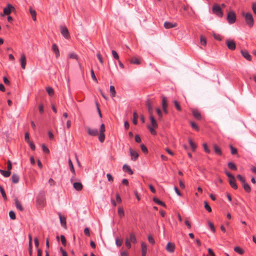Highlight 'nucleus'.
Instances as JSON below:
<instances>
[{
    "mask_svg": "<svg viewBox=\"0 0 256 256\" xmlns=\"http://www.w3.org/2000/svg\"><path fill=\"white\" fill-rule=\"evenodd\" d=\"M242 16L244 18L246 24L250 26H254V18L250 12H242Z\"/></svg>",
    "mask_w": 256,
    "mask_h": 256,
    "instance_id": "obj_1",
    "label": "nucleus"
},
{
    "mask_svg": "<svg viewBox=\"0 0 256 256\" xmlns=\"http://www.w3.org/2000/svg\"><path fill=\"white\" fill-rule=\"evenodd\" d=\"M212 11L214 14L218 17L222 18L223 16V13L220 7L218 4L214 5L212 8Z\"/></svg>",
    "mask_w": 256,
    "mask_h": 256,
    "instance_id": "obj_2",
    "label": "nucleus"
},
{
    "mask_svg": "<svg viewBox=\"0 0 256 256\" xmlns=\"http://www.w3.org/2000/svg\"><path fill=\"white\" fill-rule=\"evenodd\" d=\"M226 19L229 24H234L236 20L235 13L232 11L228 12Z\"/></svg>",
    "mask_w": 256,
    "mask_h": 256,
    "instance_id": "obj_3",
    "label": "nucleus"
},
{
    "mask_svg": "<svg viewBox=\"0 0 256 256\" xmlns=\"http://www.w3.org/2000/svg\"><path fill=\"white\" fill-rule=\"evenodd\" d=\"M60 32L62 36L66 39H68L70 38L68 29L66 26H60Z\"/></svg>",
    "mask_w": 256,
    "mask_h": 256,
    "instance_id": "obj_4",
    "label": "nucleus"
},
{
    "mask_svg": "<svg viewBox=\"0 0 256 256\" xmlns=\"http://www.w3.org/2000/svg\"><path fill=\"white\" fill-rule=\"evenodd\" d=\"M226 44L228 48L230 50H234L236 48V43L233 40H228L226 41Z\"/></svg>",
    "mask_w": 256,
    "mask_h": 256,
    "instance_id": "obj_5",
    "label": "nucleus"
},
{
    "mask_svg": "<svg viewBox=\"0 0 256 256\" xmlns=\"http://www.w3.org/2000/svg\"><path fill=\"white\" fill-rule=\"evenodd\" d=\"M130 153L131 156V160H132L136 161L138 157V153L131 148H130Z\"/></svg>",
    "mask_w": 256,
    "mask_h": 256,
    "instance_id": "obj_6",
    "label": "nucleus"
},
{
    "mask_svg": "<svg viewBox=\"0 0 256 256\" xmlns=\"http://www.w3.org/2000/svg\"><path fill=\"white\" fill-rule=\"evenodd\" d=\"M86 130L88 134L91 136H96L98 134V130L96 128L92 129L88 127Z\"/></svg>",
    "mask_w": 256,
    "mask_h": 256,
    "instance_id": "obj_7",
    "label": "nucleus"
},
{
    "mask_svg": "<svg viewBox=\"0 0 256 256\" xmlns=\"http://www.w3.org/2000/svg\"><path fill=\"white\" fill-rule=\"evenodd\" d=\"M164 27L166 29H169L175 28L177 26V24L176 22H165L164 24Z\"/></svg>",
    "mask_w": 256,
    "mask_h": 256,
    "instance_id": "obj_8",
    "label": "nucleus"
},
{
    "mask_svg": "<svg viewBox=\"0 0 256 256\" xmlns=\"http://www.w3.org/2000/svg\"><path fill=\"white\" fill-rule=\"evenodd\" d=\"M240 52L242 56L244 57L246 60L248 61H251L252 56L247 50H242L240 51Z\"/></svg>",
    "mask_w": 256,
    "mask_h": 256,
    "instance_id": "obj_9",
    "label": "nucleus"
},
{
    "mask_svg": "<svg viewBox=\"0 0 256 256\" xmlns=\"http://www.w3.org/2000/svg\"><path fill=\"white\" fill-rule=\"evenodd\" d=\"M166 248L168 252L171 253L174 252L175 250L174 244L171 242H168Z\"/></svg>",
    "mask_w": 256,
    "mask_h": 256,
    "instance_id": "obj_10",
    "label": "nucleus"
},
{
    "mask_svg": "<svg viewBox=\"0 0 256 256\" xmlns=\"http://www.w3.org/2000/svg\"><path fill=\"white\" fill-rule=\"evenodd\" d=\"M20 61L22 68V69H25L26 64V56H24V54H21Z\"/></svg>",
    "mask_w": 256,
    "mask_h": 256,
    "instance_id": "obj_11",
    "label": "nucleus"
},
{
    "mask_svg": "<svg viewBox=\"0 0 256 256\" xmlns=\"http://www.w3.org/2000/svg\"><path fill=\"white\" fill-rule=\"evenodd\" d=\"M142 256H146L147 252V246L144 242L141 243Z\"/></svg>",
    "mask_w": 256,
    "mask_h": 256,
    "instance_id": "obj_12",
    "label": "nucleus"
},
{
    "mask_svg": "<svg viewBox=\"0 0 256 256\" xmlns=\"http://www.w3.org/2000/svg\"><path fill=\"white\" fill-rule=\"evenodd\" d=\"M52 50L54 52L56 58H58L60 56V52L57 45L56 44H54L52 46Z\"/></svg>",
    "mask_w": 256,
    "mask_h": 256,
    "instance_id": "obj_13",
    "label": "nucleus"
},
{
    "mask_svg": "<svg viewBox=\"0 0 256 256\" xmlns=\"http://www.w3.org/2000/svg\"><path fill=\"white\" fill-rule=\"evenodd\" d=\"M58 214L59 216L61 226L62 227H66V218L64 216H63L60 212H59Z\"/></svg>",
    "mask_w": 256,
    "mask_h": 256,
    "instance_id": "obj_14",
    "label": "nucleus"
},
{
    "mask_svg": "<svg viewBox=\"0 0 256 256\" xmlns=\"http://www.w3.org/2000/svg\"><path fill=\"white\" fill-rule=\"evenodd\" d=\"M13 7L10 4H8L7 7L4 8V14L8 15L11 12V8Z\"/></svg>",
    "mask_w": 256,
    "mask_h": 256,
    "instance_id": "obj_15",
    "label": "nucleus"
},
{
    "mask_svg": "<svg viewBox=\"0 0 256 256\" xmlns=\"http://www.w3.org/2000/svg\"><path fill=\"white\" fill-rule=\"evenodd\" d=\"M192 114L194 116L197 120H200L202 116L200 113L197 110H192Z\"/></svg>",
    "mask_w": 256,
    "mask_h": 256,
    "instance_id": "obj_16",
    "label": "nucleus"
},
{
    "mask_svg": "<svg viewBox=\"0 0 256 256\" xmlns=\"http://www.w3.org/2000/svg\"><path fill=\"white\" fill-rule=\"evenodd\" d=\"M150 118L152 126L154 128H157L158 127V125L154 116L152 115H150Z\"/></svg>",
    "mask_w": 256,
    "mask_h": 256,
    "instance_id": "obj_17",
    "label": "nucleus"
},
{
    "mask_svg": "<svg viewBox=\"0 0 256 256\" xmlns=\"http://www.w3.org/2000/svg\"><path fill=\"white\" fill-rule=\"evenodd\" d=\"M74 188L76 190H80L82 188V185L81 182H74L73 184Z\"/></svg>",
    "mask_w": 256,
    "mask_h": 256,
    "instance_id": "obj_18",
    "label": "nucleus"
},
{
    "mask_svg": "<svg viewBox=\"0 0 256 256\" xmlns=\"http://www.w3.org/2000/svg\"><path fill=\"white\" fill-rule=\"evenodd\" d=\"M14 202L16 208L20 211H22L24 210V208L18 199L16 198H15Z\"/></svg>",
    "mask_w": 256,
    "mask_h": 256,
    "instance_id": "obj_19",
    "label": "nucleus"
},
{
    "mask_svg": "<svg viewBox=\"0 0 256 256\" xmlns=\"http://www.w3.org/2000/svg\"><path fill=\"white\" fill-rule=\"evenodd\" d=\"M229 183H230V186L233 188H234L235 190L238 188V186H237V184H236V182L235 178H234L230 179Z\"/></svg>",
    "mask_w": 256,
    "mask_h": 256,
    "instance_id": "obj_20",
    "label": "nucleus"
},
{
    "mask_svg": "<svg viewBox=\"0 0 256 256\" xmlns=\"http://www.w3.org/2000/svg\"><path fill=\"white\" fill-rule=\"evenodd\" d=\"M123 170L124 172H128L130 174H133V172L130 166L124 164L123 166Z\"/></svg>",
    "mask_w": 256,
    "mask_h": 256,
    "instance_id": "obj_21",
    "label": "nucleus"
},
{
    "mask_svg": "<svg viewBox=\"0 0 256 256\" xmlns=\"http://www.w3.org/2000/svg\"><path fill=\"white\" fill-rule=\"evenodd\" d=\"M11 178L12 182L14 184L18 183L19 182L20 180L19 176L16 174H14L12 175Z\"/></svg>",
    "mask_w": 256,
    "mask_h": 256,
    "instance_id": "obj_22",
    "label": "nucleus"
},
{
    "mask_svg": "<svg viewBox=\"0 0 256 256\" xmlns=\"http://www.w3.org/2000/svg\"><path fill=\"white\" fill-rule=\"evenodd\" d=\"M0 173L5 178H8L10 175V170H4L0 169Z\"/></svg>",
    "mask_w": 256,
    "mask_h": 256,
    "instance_id": "obj_23",
    "label": "nucleus"
},
{
    "mask_svg": "<svg viewBox=\"0 0 256 256\" xmlns=\"http://www.w3.org/2000/svg\"><path fill=\"white\" fill-rule=\"evenodd\" d=\"M214 152L218 155L221 156L222 154V152L220 148H219L217 145H216V144L214 145Z\"/></svg>",
    "mask_w": 256,
    "mask_h": 256,
    "instance_id": "obj_24",
    "label": "nucleus"
},
{
    "mask_svg": "<svg viewBox=\"0 0 256 256\" xmlns=\"http://www.w3.org/2000/svg\"><path fill=\"white\" fill-rule=\"evenodd\" d=\"M128 239L130 240V242L136 244L137 242L135 235L132 232L130 234V238Z\"/></svg>",
    "mask_w": 256,
    "mask_h": 256,
    "instance_id": "obj_25",
    "label": "nucleus"
},
{
    "mask_svg": "<svg viewBox=\"0 0 256 256\" xmlns=\"http://www.w3.org/2000/svg\"><path fill=\"white\" fill-rule=\"evenodd\" d=\"M28 240H29V242H28V246H29V252L30 254L31 255L32 254V236L30 234L28 235Z\"/></svg>",
    "mask_w": 256,
    "mask_h": 256,
    "instance_id": "obj_26",
    "label": "nucleus"
},
{
    "mask_svg": "<svg viewBox=\"0 0 256 256\" xmlns=\"http://www.w3.org/2000/svg\"><path fill=\"white\" fill-rule=\"evenodd\" d=\"M243 188L245 191L247 192H250L251 191V188L250 185L246 182H244V183L242 184Z\"/></svg>",
    "mask_w": 256,
    "mask_h": 256,
    "instance_id": "obj_27",
    "label": "nucleus"
},
{
    "mask_svg": "<svg viewBox=\"0 0 256 256\" xmlns=\"http://www.w3.org/2000/svg\"><path fill=\"white\" fill-rule=\"evenodd\" d=\"M68 166H70V171L72 172V174L74 175H75V174H76L75 170H74V167L72 161L70 160V158L68 159Z\"/></svg>",
    "mask_w": 256,
    "mask_h": 256,
    "instance_id": "obj_28",
    "label": "nucleus"
},
{
    "mask_svg": "<svg viewBox=\"0 0 256 256\" xmlns=\"http://www.w3.org/2000/svg\"><path fill=\"white\" fill-rule=\"evenodd\" d=\"M110 96L112 98H114L116 94V92L115 90V88L114 86H110Z\"/></svg>",
    "mask_w": 256,
    "mask_h": 256,
    "instance_id": "obj_29",
    "label": "nucleus"
},
{
    "mask_svg": "<svg viewBox=\"0 0 256 256\" xmlns=\"http://www.w3.org/2000/svg\"><path fill=\"white\" fill-rule=\"evenodd\" d=\"M153 201L154 202H155L156 204H158V205H160V206H166V204H165L162 202V201L160 200H158V198L154 197L153 198Z\"/></svg>",
    "mask_w": 256,
    "mask_h": 256,
    "instance_id": "obj_30",
    "label": "nucleus"
},
{
    "mask_svg": "<svg viewBox=\"0 0 256 256\" xmlns=\"http://www.w3.org/2000/svg\"><path fill=\"white\" fill-rule=\"evenodd\" d=\"M228 168L232 170H237V168L236 164L232 162H229L228 164Z\"/></svg>",
    "mask_w": 256,
    "mask_h": 256,
    "instance_id": "obj_31",
    "label": "nucleus"
},
{
    "mask_svg": "<svg viewBox=\"0 0 256 256\" xmlns=\"http://www.w3.org/2000/svg\"><path fill=\"white\" fill-rule=\"evenodd\" d=\"M146 106L148 111V112L150 115H152V112H153V108L151 104L150 103V102H148L146 103Z\"/></svg>",
    "mask_w": 256,
    "mask_h": 256,
    "instance_id": "obj_32",
    "label": "nucleus"
},
{
    "mask_svg": "<svg viewBox=\"0 0 256 256\" xmlns=\"http://www.w3.org/2000/svg\"><path fill=\"white\" fill-rule=\"evenodd\" d=\"M0 193L2 194V196L4 200H7L6 194L4 192V189L0 185Z\"/></svg>",
    "mask_w": 256,
    "mask_h": 256,
    "instance_id": "obj_33",
    "label": "nucleus"
},
{
    "mask_svg": "<svg viewBox=\"0 0 256 256\" xmlns=\"http://www.w3.org/2000/svg\"><path fill=\"white\" fill-rule=\"evenodd\" d=\"M234 250L235 252L240 254H242L244 253V250L239 246L234 247Z\"/></svg>",
    "mask_w": 256,
    "mask_h": 256,
    "instance_id": "obj_34",
    "label": "nucleus"
},
{
    "mask_svg": "<svg viewBox=\"0 0 256 256\" xmlns=\"http://www.w3.org/2000/svg\"><path fill=\"white\" fill-rule=\"evenodd\" d=\"M168 106L167 99L166 97L163 96L162 98V108H166L168 107Z\"/></svg>",
    "mask_w": 256,
    "mask_h": 256,
    "instance_id": "obj_35",
    "label": "nucleus"
},
{
    "mask_svg": "<svg viewBox=\"0 0 256 256\" xmlns=\"http://www.w3.org/2000/svg\"><path fill=\"white\" fill-rule=\"evenodd\" d=\"M30 13L32 15V20L35 21L36 20V12L34 10H32V8H30Z\"/></svg>",
    "mask_w": 256,
    "mask_h": 256,
    "instance_id": "obj_36",
    "label": "nucleus"
},
{
    "mask_svg": "<svg viewBox=\"0 0 256 256\" xmlns=\"http://www.w3.org/2000/svg\"><path fill=\"white\" fill-rule=\"evenodd\" d=\"M138 118V115L136 112H134L133 114V120L132 122L134 124L136 125L137 124L138 121L137 119Z\"/></svg>",
    "mask_w": 256,
    "mask_h": 256,
    "instance_id": "obj_37",
    "label": "nucleus"
},
{
    "mask_svg": "<svg viewBox=\"0 0 256 256\" xmlns=\"http://www.w3.org/2000/svg\"><path fill=\"white\" fill-rule=\"evenodd\" d=\"M188 142H189L190 145L192 150L193 151H194L196 148V144L193 142L192 141V140L191 139L188 140Z\"/></svg>",
    "mask_w": 256,
    "mask_h": 256,
    "instance_id": "obj_38",
    "label": "nucleus"
},
{
    "mask_svg": "<svg viewBox=\"0 0 256 256\" xmlns=\"http://www.w3.org/2000/svg\"><path fill=\"white\" fill-rule=\"evenodd\" d=\"M200 42L202 45L206 46V40L203 36H200Z\"/></svg>",
    "mask_w": 256,
    "mask_h": 256,
    "instance_id": "obj_39",
    "label": "nucleus"
},
{
    "mask_svg": "<svg viewBox=\"0 0 256 256\" xmlns=\"http://www.w3.org/2000/svg\"><path fill=\"white\" fill-rule=\"evenodd\" d=\"M130 62L133 64H140V60L136 58H132L130 60Z\"/></svg>",
    "mask_w": 256,
    "mask_h": 256,
    "instance_id": "obj_40",
    "label": "nucleus"
},
{
    "mask_svg": "<svg viewBox=\"0 0 256 256\" xmlns=\"http://www.w3.org/2000/svg\"><path fill=\"white\" fill-rule=\"evenodd\" d=\"M156 113L158 116L159 120H161L162 118V111L160 110L159 108H156Z\"/></svg>",
    "mask_w": 256,
    "mask_h": 256,
    "instance_id": "obj_41",
    "label": "nucleus"
},
{
    "mask_svg": "<svg viewBox=\"0 0 256 256\" xmlns=\"http://www.w3.org/2000/svg\"><path fill=\"white\" fill-rule=\"evenodd\" d=\"M118 214L120 218L124 216V212L122 208H119L118 209Z\"/></svg>",
    "mask_w": 256,
    "mask_h": 256,
    "instance_id": "obj_42",
    "label": "nucleus"
},
{
    "mask_svg": "<svg viewBox=\"0 0 256 256\" xmlns=\"http://www.w3.org/2000/svg\"><path fill=\"white\" fill-rule=\"evenodd\" d=\"M148 128L150 130L152 134V135L156 134V132L154 130L155 128H154L152 126H148Z\"/></svg>",
    "mask_w": 256,
    "mask_h": 256,
    "instance_id": "obj_43",
    "label": "nucleus"
},
{
    "mask_svg": "<svg viewBox=\"0 0 256 256\" xmlns=\"http://www.w3.org/2000/svg\"><path fill=\"white\" fill-rule=\"evenodd\" d=\"M105 135L104 133L100 132L98 136V140L100 142H103L104 140Z\"/></svg>",
    "mask_w": 256,
    "mask_h": 256,
    "instance_id": "obj_44",
    "label": "nucleus"
},
{
    "mask_svg": "<svg viewBox=\"0 0 256 256\" xmlns=\"http://www.w3.org/2000/svg\"><path fill=\"white\" fill-rule=\"evenodd\" d=\"M204 207L205 208V209L208 210V212H212V208H211V207L210 206V205L208 204V203L207 202L205 201L204 202Z\"/></svg>",
    "mask_w": 256,
    "mask_h": 256,
    "instance_id": "obj_45",
    "label": "nucleus"
},
{
    "mask_svg": "<svg viewBox=\"0 0 256 256\" xmlns=\"http://www.w3.org/2000/svg\"><path fill=\"white\" fill-rule=\"evenodd\" d=\"M190 125H191L192 128L193 129L195 130L196 131H199L200 128H198V126L194 122H190Z\"/></svg>",
    "mask_w": 256,
    "mask_h": 256,
    "instance_id": "obj_46",
    "label": "nucleus"
},
{
    "mask_svg": "<svg viewBox=\"0 0 256 256\" xmlns=\"http://www.w3.org/2000/svg\"><path fill=\"white\" fill-rule=\"evenodd\" d=\"M112 54L113 58L116 60H118L119 59V56L118 53L116 51L114 50H112Z\"/></svg>",
    "mask_w": 256,
    "mask_h": 256,
    "instance_id": "obj_47",
    "label": "nucleus"
},
{
    "mask_svg": "<svg viewBox=\"0 0 256 256\" xmlns=\"http://www.w3.org/2000/svg\"><path fill=\"white\" fill-rule=\"evenodd\" d=\"M130 243L131 242H130V240H129V239L128 238H126V241H125V244H126V248L128 249L131 248V244Z\"/></svg>",
    "mask_w": 256,
    "mask_h": 256,
    "instance_id": "obj_48",
    "label": "nucleus"
},
{
    "mask_svg": "<svg viewBox=\"0 0 256 256\" xmlns=\"http://www.w3.org/2000/svg\"><path fill=\"white\" fill-rule=\"evenodd\" d=\"M174 103L176 110L178 111H180L182 110L180 104H178V102L177 100H174Z\"/></svg>",
    "mask_w": 256,
    "mask_h": 256,
    "instance_id": "obj_49",
    "label": "nucleus"
},
{
    "mask_svg": "<svg viewBox=\"0 0 256 256\" xmlns=\"http://www.w3.org/2000/svg\"><path fill=\"white\" fill-rule=\"evenodd\" d=\"M148 242L150 244H154L155 240L152 236H150V235L148 236Z\"/></svg>",
    "mask_w": 256,
    "mask_h": 256,
    "instance_id": "obj_50",
    "label": "nucleus"
},
{
    "mask_svg": "<svg viewBox=\"0 0 256 256\" xmlns=\"http://www.w3.org/2000/svg\"><path fill=\"white\" fill-rule=\"evenodd\" d=\"M230 152L232 154H235L237 153L236 148H234L232 145H230Z\"/></svg>",
    "mask_w": 256,
    "mask_h": 256,
    "instance_id": "obj_51",
    "label": "nucleus"
},
{
    "mask_svg": "<svg viewBox=\"0 0 256 256\" xmlns=\"http://www.w3.org/2000/svg\"><path fill=\"white\" fill-rule=\"evenodd\" d=\"M96 56H97L98 60H99L100 62V64H103L104 60H102V56H101L100 52L97 53Z\"/></svg>",
    "mask_w": 256,
    "mask_h": 256,
    "instance_id": "obj_52",
    "label": "nucleus"
},
{
    "mask_svg": "<svg viewBox=\"0 0 256 256\" xmlns=\"http://www.w3.org/2000/svg\"><path fill=\"white\" fill-rule=\"evenodd\" d=\"M90 74H91V76H92V79L94 81H95V82H98L97 78H96V75H95V74H94V70H93L92 69V70H90Z\"/></svg>",
    "mask_w": 256,
    "mask_h": 256,
    "instance_id": "obj_53",
    "label": "nucleus"
},
{
    "mask_svg": "<svg viewBox=\"0 0 256 256\" xmlns=\"http://www.w3.org/2000/svg\"><path fill=\"white\" fill-rule=\"evenodd\" d=\"M9 216L12 220L16 219V214L14 211L10 210L9 212Z\"/></svg>",
    "mask_w": 256,
    "mask_h": 256,
    "instance_id": "obj_54",
    "label": "nucleus"
},
{
    "mask_svg": "<svg viewBox=\"0 0 256 256\" xmlns=\"http://www.w3.org/2000/svg\"><path fill=\"white\" fill-rule=\"evenodd\" d=\"M68 57L70 58H73V59H76V60H78V58L77 54H76L74 52L70 54Z\"/></svg>",
    "mask_w": 256,
    "mask_h": 256,
    "instance_id": "obj_55",
    "label": "nucleus"
},
{
    "mask_svg": "<svg viewBox=\"0 0 256 256\" xmlns=\"http://www.w3.org/2000/svg\"><path fill=\"white\" fill-rule=\"evenodd\" d=\"M46 92L50 96L52 95L54 93V90L50 87H48L46 88Z\"/></svg>",
    "mask_w": 256,
    "mask_h": 256,
    "instance_id": "obj_56",
    "label": "nucleus"
},
{
    "mask_svg": "<svg viewBox=\"0 0 256 256\" xmlns=\"http://www.w3.org/2000/svg\"><path fill=\"white\" fill-rule=\"evenodd\" d=\"M203 148H204V150L206 152L210 154V150L208 148L207 144L206 143L203 144H202Z\"/></svg>",
    "mask_w": 256,
    "mask_h": 256,
    "instance_id": "obj_57",
    "label": "nucleus"
},
{
    "mask_svg": "<svg viewBox=\"0 0 256 256\" xmlns=\"http://www.w3.org/2000/svg\"><path fill=\"white\" fill-rule=\"evenodd\" d=\"M237 178L240 181V182L242 184L244 183V182H246L245 178L244 177H242L240 174L237 175Z\"/></svg>",
    "mask_w": 256,
    "mask_h": 256,
    "instance_id": "obj_58",
    "label": "nucleus"
},
{
    "mask_svg": "<svg viewBox=\"0 0 256 256\" xmlns=\"http://www.w3.org/2000/svg\"><path fill=\"white\" fill-rule=\"evenodd\" d=\"M208 225L210 226V230L213 232H215V228H214V224L212 222H208Z\"/></svg>",
    "mask_w": 256,
    "mask_h": 256,
    "instance_id": "obj_59",
    "label": "nucleus"
},
{
    "mask_svg": "<svg viewBox=\"0 0 256 256\" xmlns=\"http://www.w3.org/2000/svg\"><path fill=\"white\" fill-rule=\"evenodd\" d=\"M42 149L45 153L48 154L50 152L48 148L44 144L42 145Z\"/></svg>",
    "mask_w": 256,
    "mask_h": 256,
    "instance_id": "obj_60",
    "label": "nucleus"
},
{
    "mask_svg": "<svg viewBox=\"0 0 256 256\" xmlns=\"http://www.w3.org/2000/svg\"><path fill=\"white\" fill-rule=\"evenodd\" d=\"M60 240L62 244L65 246L66 244V239L64 235H61L60 236Z\"/></svg>",
    "mask_w": 256,
    "mask_h": 256,
    "instance_id": "obj_61",
    "label": "nucleus"
},
{
    "mask_svg": "<svg viewBox=\"0 0 256 256\" xmlns=\"http://www.w3.org/2000/svg\"><path fill=\"white\" fill-rule=\"evenodd\" d=\"M140 148H141V150H142L144 152H145V153H146L148 152V148H147L144 145V144H142L140 146Z\"/></svg>",
    "mask_w": 256,
    "mask_h": 256,
    "instance_id": "obj_62",
    "label": "nucleus"
},
{
    "mask_svg": "<svg viewBox=\"0 0 256 256\" xmlns=\"http://www.w3.org/2000/svg\"><path fill=\"white\" fill-rule=\"evenodd\" d=\"M116 244L117 246L120 247L122 244V241L117 238L116 239Z\"/></svg>",
    "mask_w": 256,
    "mask_h": 256,
    "instance_id": "obj_63",
    "label": "nucleus"
},
{
    "mask_svg": "<svg viewBox=\"0 0 256 256\" xmlns=\"http://www.w3.org/2000/svg\"><path fill=\"white\" fill-rule=\"evenodd\" d=\"M252 10L254 14H256V2L252 3Z\"/></svg>",
    "mask_w": 256,
    "mask_h": 256,
    "instance_id": "obj_64",
    "label": "nucleus"
}]
</instances>
